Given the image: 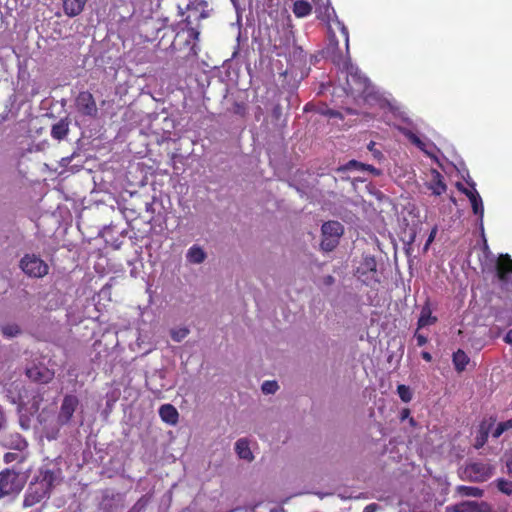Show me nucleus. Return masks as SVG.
I'll use <instances>...</instances> for the list:
<instances>
[{"label":"nucleus","instance_id":"nucleus-1","mask_svg":"<svg viewBox=\"0 0 512 512\" xmlns=\"http://www.w3.org/2000/svg\"><path fill=\"white\" fill-rule=\"evenodd\" d=\"M62 472L60 468L49 465L41 467L38 474L29 483L23 500V507L28 508L48 498L53 487L61 482Z\"/></svg>","mask_w":512,"mask_h":512},{"label":"nucleus","instance_id":"nucleus-2","mask_svg":"<svg viewBox=\"0 0 512 512\" xmlns=\"http://www.w3.org/2000/svg\"><path fill=\"white\" fill-rule=\"evenodd\" d=\"M327 53L334 63L342 65L347 70V86L352 95L367 97L371 94L369 79L349 64L348 60L339 52L337 42L328 47Z\"/></svg>","mask_w":512,"mask_h":512},{"label":"nucleus","instance_id":"nucleus-3","mask_svg":"<svg viewBox=\"0 0 512 512\" xmlns=\"http://www.w3.org/2000/svg\"><path fill=\"white\" fill-rule=\"evenodd\" d=\"M25 486L24 477L13 469L0 472V499L18 495Z\"/></svg>","mask_w":512,"mask_h":512},{"label":"nucleus","instance_id":"nucleus-4","mask_svg":"<svg viewBox=\"0 0 512 512\" xmlns=\"http://www.w3.org/2000/svg\"><path fill=\"white\" fill-rule=\"evenodd\" d=\"M344 233L343 225L338 221H327L321 227L322 240L320 248L324 252L333 251L339 244Z\"/></svg>","mask_w":512,"mask_h":512},{"label":"nucleus","instance_id":"nucleus-5","mask_svg":"<svg viewBox=\"0 0 512 512\" xmlns=\"http://www.w3.org/2000/svg\"><path fill=\"white\" fill-rule=\"evenodd\" d=\"M495 473V467L488 462L473 461L465 465L464 477L475 483H482L489 480Z\"/></svg>","mask_w":512,"mask_h":512},{"label":"nucleus","instance_id":"nucleus-6","mask_svg":"<svg viewBox=\"0 0 512 512\" xmlns=\"http://www.w3.org/2000/svg\"><path fill=\"white\" fill-rule=\"evenodd\" d=\"M21 270L29 277L42 278L48 274L49 267L35 254H26L19 264Z\"/></svg>","mask_w":512,"mask_h":512},{"label":"nucleus","instance_id":"nucleus-7","mask_svg":"<svg viewBox=\"0 0 512 512\" xmlns=\"http://www.w3.org/2000/svg\"><path fill=\"white\" fill-rule=\"evenodd\" d=\"M356 276L367 286L380 283L377 262L374 256H365L357 267Z\"/></svg>","mask_w":512,"mask_h":512},{"label":"nucleus","instance_id":"nucleus-8","mask_svg":"<svg viewBox=\"0 0 512 512\" xmlns=\"http://www.w3.org/2000/svg\"><path fill=\"white\" fill-rule=\"evenodd\" d=\"M75 108L77 112L84 117L96 118L98 108L93 95L88 91L80 92L75 99Z\"/></svg>","mask_w":512,"mask_h":512},{"label":"nucleus","instance_id":"nucleus-9","mask_svg":"<svg viewBox=\"0 0 512 512\" xmlns=\"http://www.w3.org/2000/svg\"><path fill=\"white\" fill-rule=\"evenodd\" d=\"M79 404L80 402L77 396L72 394L65 395L57 416V423L60 426L67 425L71 421L73 414L77 410Z\"/></svg>","mask_w":512,"mask_h":512},{"label":"nucleus","instance_id":"nucleus-10","mask_svg":"<svg viewBox=\"0 0 512 512\" xmlns=\"http://www.w3.org/2000/svg\"><path fill=\"white\" fill-rule=\"evenodd\" d=\"M0 443L6 448L17 451H23L28 446L25 438L17 432L3 433L0 438Z\"/></svg>","mask_w":512,"mask_h":512},{"label":"nucleus","instance_id":"nucleus-11","mask_svg":"<svg viewBox=\"0 0 512 512\" xmlns=\"http://www.w3.org/2000/svg\"><path fill=\"white\" fill-rule=\"evenodd\" d=\"M29 379L38 383H48L54 378V372L43 365H33L26 369Z\"/></svg>","mask_w":512,"mask_h":512},{"label":"nucleus","instance_id":"nucleus-12","mask_svg":"<svg viewBox=\"0 0 512 512\" xmlns=\"http://www.w3.org/2000/svg\"><path fill=\"white\" fill-rule=\"evenodd\" d=\"M121 502V495L110 490H105L99 507L103 512H115Z\"/></svg>","mask_w":512,"mask_h":512},{"label":"nucleus","instance_id":"nucleus-13","mask_svg":"<svg viewBox=\"0 0 512 512\" xmlns=\"http://www.w3.org/2000/svg\"><path fill=\"white\" fill-rule=\"evenodd\" d=\"M454 512H491V507L487 502L481 501H463L452 507Z\"/></svg>","mask_w":512,"mask_h":512},{"label":"nucleus","instance_id":"nucleus-14","mask_svg":"<svg viewBox=\"0 0 512 512\" xmlns=\"http://www.w3.org/2000/svg\"><path fill=\"white\" fill-rule=\"evenodd\" d=\"M71 119L66 116L59 119L51 126V137L57 141L66 139L70 131Z\"/></svg>","mask_w":512,"mask_h":512},{"label":"nucleus","instance_id":"nucleus-15","mask_svg":"<svg viewBox=\"0 0 512 512\" xmlns=\"http://www.w3.org/2000/svg\"><path fill=\"white\" fill-rule=\"evenodd\" d=\"M427 188L431 190L435 196H440L446 192L447 186L443 182V176L437 171L433 170L431 173V179L427 182Z\"/></svg>","mask_w":512,"mask_h":512},{"label":"nucleus","instance_id":"nucleus-16","mask_svg":"<svg viewBox=\"0 0 512 512\" xmlns=\"http://www.w3.org/2000/svg\"><path fill=\"white\" fill-rule=\"evenodd\" d=\"M510 273H512V259L508 254L501 255L497 262V277L500 281L506 282Z\"/></svg>","mask_w":512,"mask_h":512},{"label":"nucleus","instance_id":"nucleus-17","mask_svg":"<svg viewBox=\"0 0 512 512\" xmlns=\"http://www.w3.org/2000/svg\"><path fill=\"white\" fill-rule=\"evenodd\" d=\"M62 2L65 15L75 17L82 13L87 0H62Z\"/></svg>","mask_w":512,"mask_h":512},{"label":"nucleus","instance_id":"nucleus-18","mask_svg":"<svg viewBox=\"0 0 512 512\" xmlns=\"http://www.w3.org/2000/svg\"><path fill=\"white\" fill-rule=\"evenodd\" d=\"M207 258V253L204 249L194 244L192 245L186 253V260L191 264H202Z\"/></svg>","mask_w":512,"mask_h":512},{"label":"nucleus","instance_id":"nucleus-19","mask_svg":"<svg viewBox=\"0 0 512 512\" xmlns=\"http://www.w3.org/2000/svg\"><path fill=\"white\" fill-rule=\"evenodd\" d=\"M159 415L161 419L170 425H175L178 422L179 413L177 409L171 404H164L159 408Z\"/></svg>","mask_w":512,"mask_h":512},{"label":"nucleus","instance_id":"nucleus-20","mask_svg":"<svg viewBox=\"0 0 512 512\" xmlns=\"http://www.w3.org/2000/svg\"><path fill=\"white\" fill-rule=\"evenodd\" d=\"M235 452L240 459L251 462L254 460V455L250 449L249 441L246 438H240L235 443Z\"/></svg>","mask_w":512,"mask_h":512},{"label":"nucleus","instance_id":"nucleus-21","mask_svg":"<svg viewBox=\"0 0 512 512\" xmlns=\"http://www.w3.org/2000/svg\"><path fill=\"white\" fill-rule=\"evenodd\" d=\"M315 13L317 17L322 19L323 21H328L331 17V13H334V10L330 7L328 0H313Z\"/></svg>","mask_w":512,"mask_h":512},{"label":"nucleus","instance_id":"nucleus-22","mask_svg":"<svg viewBox=\"0 0 512 512\" xmlns=\"http://www.w3.org/2000/svg\"><path fill=\"white\" fill-rule=\"evenodd\" d=\"M437 321V318L432 316L431 309L428 304H426L420 313V317L418 319V329L434 324Z\"/></svg>","mask_w":512,"mask_h":512},{"label":"nucleus","instance_id":"nucleus-23","mask_svg":"<svg viewBox=\"0 0 512 512\" xmlns=\"http://www.w3.org/2000/svg\"><path fill=\"white\" fill-rule=\"evenodd\" d=\"M3 337L11 339L22 334V329L17 323H4L0 325Z\"/></svg>","mask_w":512,"mask_h":512},{"label":"nucleus","instance_id":"nucleus-24","mask_svg":"<svg viewBox=\"0 0 512 512\" xmlns=\"http://www.w3.org/2000/svg\"><path fill=\"white\" fill-rule=\"evenodd\" d=\"M469 361V357L463 350L459 349L453 353V364L458 372L464 371Z\"/></svg>","mask_w":512,"mask_h":512},{"label":"nucleus","instance_id":"nucleus-25","mask_svg":"<svg viewBox=\"0 0 512 512\" xmlns=\"http://www.w3.org/2000/svg\"><path fill=\"white\" fill-rule=\"evenodd\" d=\"M312 11V6L309 2L304 0H298L293 5V13L297 17H305Z\"/></svg>","mask_w":512,"mask_h":512},{"label":"nucleus","instance_id":"nucleus-26","mask_svg":"<svg viewBox=\"0 0 512 512\" xmlns=\"http://www.w3.org/2000/svg\"><path fill=\"white\" fill-rule=\"evenodd\" d=\"M458 492L463 496L476 498H480L484 494V491L482 489L472 486H459Z\"/></svg>","mask_w":512,"mask_h":512},{"label":"nucleus","instance_id":"nucleus-27","mask_svg":"<svg viewBox=\"0 0 512 512\" xmlns=\"http://www.w3.org/2000/svg\"><path fill=\"white\" fill-rule=\"evenodd\" d=\"M470 202H471L473 213L475 215H478L482 219L483 214H484V207H483V202H482L480 195L473 196V198L470 200Z\"/></svg>","mask_w":512,"mask_h":512},{"label":"nucleus","instance_id":"nucleus-28","mask_svg":"<svg viewBox=\"0 0 512 512\" xmlns=\"http://www.w3.org/2000/svg\"><path fill=\"white\" fill-rule=\"evenodd\" d=\"M279 389V385L274 380L264 381L261 385V391L265 395L275 394Z\"/></svg>","mask_w":512,"mask_h":512},{"label":"nucleus","instance_id":"nucleus-29","mask_svg":"<svg viewBox=\"0 0 512 512\" xmlns=\"http://www.w3.org/2000/svg\"><path fill=\"white\" fill-rule=\"evenodd\" d=\"M397 393H398L400 399L405 403H408L412 400V391H411L410 387H408L404 384L398 385Z\"/></svg>","mask_w":512,"mask_h":512},{"label":"nucleus","instance_id":"nucleus-30","mask_svg":"<svg viewBox=\"0 0 512 512\" xmlns=\"http://www.w3.org/2000/svg\"><path fill=\"white\" fill-rule=\"evenodd\" d=\"M512 428V419L500 422L496 429L494 430L492 436L494 438H499L505 431L510 430Z\"/></svg>","mask_w":512,"mask_h":512},{"label":"nucleus","instance_id":"nucleus-31","mask_svg":"<svg viewBox=\"0 0 512 512\" xmlns=\"http://www.w3.org/2000/svg\"><path fill=\"white\" fill-rule=\"evenodd\" d=\"M496 486L502 493L506 495L512 494V481L500 478L496 480Z\"/></svg>","mask_w":512,"mask_h":512},{"label":"nucleus","instance_id":"nucleus-32","mask_svg":"<svg viewBox=\"0 0 512 512\" xmlns=\"http://www.w3.org/2000/svg\"><path fill=\"white\" fill-rule=\"evenodd\" d=\"M189 334V329L186 327L173 329L170 332L171 338L175 342H181Z\"/></svg>","mask_w":512,"mask_h":512},{"label":"nucleus","instance_id":"nucleus-33","mask_svg":"<svg viewBox=\"0 0 512 512\" xmlns=\"http://www.w3.org/2000/svg\"><path fill=\"white\" fill-rule=\"evenodd\" d=\"M362 167L364 166V163H361L356 160H350L345 165L341 166L338 171H348V170H358L361 171Z\"/></svg>","mask_w":512,"mask_h":512},{"label":"nucleus","instance_id":"nucleus-34","mask_svg":"<svg viewBox=\"0 0 512 512\" xmlns=\"http://www.w3.org/2000/svg\"><path fill=\"white\" fill-rule=\"evenodd\" d=\"M467 183L471 187V189L465 188L461 184H458V189L462 193H464L469 198V200H471L473 198V196H477V195H479V193L475 189V183L474 182H467Z\"/></svg>","mask_w":512,"mask_h":512},{"label":"nucleus","instance_id":"nucleus-35","mask_svg":"<svg viewBox=\"0 0 512 512\" xmlns=\"http://www.w3.org/2000/svg\"><path fill=\"white\" fill-rule=\"evenodd\" d=\"M147 503V498L143 496L133 505L129 512H141L146 507Z\"/></svg>","mask_w":512,"mask_h":512},{"label":"nucleus","instance_id":"nucleus-36","mask_svg":"<svg viewBox=\"0 0 512 512\" xmlns=\"http://www.w3.org/2000/svg\"><path fill=\"white\" fill-rule=\"evenodd\" d=\"M367 148H368L369 151H371L373 153V156L375 158L380 159L383 156L382 153L379 150L375 149V142L371 141L368 144Z\"/></svg>","mask_w":512,"mask_h":512},{"label":"nucleus","instance_id":"nucleus-37","mask_svg":"<svg viewBox=\"0 0 512 512\" xmlns=\"http://www.w3.org/2000/svg\"><path fill=\"white\" fill-rule=\"evenodd\" d=\"M19 457H20V456H19V454H17V453L8 452V453H6V454L4 455V462H5V463H11V462H13V461L18 460V458H19Z\"/></svg>","mask_w":512,"mask_h":512},{"label":"nucleus","instance_id":"nucleus-38","mask_svg":"<svg viewBox=\"0 0 512 512\" xmlns=\"http://www.w3.org/2000/svg\"><path fill=\"white\" fill-rule=\"evenodd\" d=\"M415 338L417 340V345L418 346H423L427 343V337L422 335V334H419L418 332L415 333Z\"/></svg>","mask_w":512,"mask_h":512},{"label":"nucleus","instance_id":"nucleus-39","mask_svg":"<svg viewBox=\"0 0 512 512\" xmlns=\"http://www.w3.org/2000/svg\"><path fill=\"white\" fill-rule=\"evenodd\" d=\"M75 155L76 153H73L71 156L63 157L60 161V165L62 167H67L72 161V159L75 157Z\"/></svg>","mask_w":512,"mask_h":512},{"label":"nucleus","instance_id":"nucleus-40","mask_svg":"<svg viewBox=\"0 0 512 512\" xmlns=\"http://www.w3.org/2000/svg\"><path fill=\"white\" fill-rule=\"evenodd\" d=\"M379 508H380V507H379V505H378V504H376V503H371V504H368V505L364 508L363 512H376Z\"/></svg>","mask_w":512,"mask_h":512},{"label":"nucleus","instance_id":"nucleus-41","mask_svg":"<svg viewBox=\"0 0 512 512\" xmlns=\"http://www.w3.org/2000/svg\"><path fill=\"white\" fill-rule=\"evenodd\" d=\"M188 36H189V38H193V39L197 40L198 36H199V32L195 28L190 27L188 29Z\"/></svg>","mask_w":512,"mask_h":512},{"label":"nucleus","instance_id":"nucleus-42","mask_svg":"<svg viewBox=\"0 0 512 512\" xmlns=\"http://www.w3.org/2000/svg\"><path fill=\"white\" fill-rule=\"evenodd\" d=\"M335 282V278L332 275H327L323 278V283L327 286L333 285Z\"/></svg>","mask_w":512,"mask_h":512},{"label":"nucleus","instance_id":"nucleus-43","mask_svg":"<svg viewBox=\"0 0 512 512\" xmlns=\"http://www.w3.org/2000/svg\"><path fill=\"white\" fill-rule=\"evenodd\" d=\"M410 417V410L408 408L402 409L400 412V420L404 421Z\"/></svg>","mask_w":512,"mask_h":512},{"label":"nucleus","instance_id":"nucleus-44","mask_svg":"<svg viewBox=\"0 0 512 512\" xmlns=\"http://www.w3.org/2000/svg\"><path fill=\"white\" fill-rule=\"evenodd\" d=\"M409 139L412 141V143H414L416 146L420 147L423 145V143L421 142V140L414 134H411L409 136Z\"/></svg>","mask_w":512,"mask_h":512},{"label":"nucleus","instance_id":"nucleus-45","mask_svg":"<svg viewBox=\"0 0 512 512\" xmlns=\"http://www.w3.org/2000/svg\"><path fill=\"white\" fill-rule=\"evenodd\" d=\"M504 341L510 345H512V328L506 333L504 337Z\"/></svg>","mask_w":512,"mask_h":512},{"label":"nucleus","instance_id":"nucleus-46","mask_svg":"<svg viewBox=\"0 0 512 512\" xmlns=\"http://www.w3.org/2000/svg\"><path fill=\"white\" fill-rule=\"evenodd\" d=\"M28 422H29L28 418H26V419L20 418V425L22 428L28 429L29 428Z\"/></svg>","mask_w":512,"mask_h":512},{"label":"nucleus","instance_id":"nucleus-47","mask_svg":"<svg viewBox=\"0 0 512 512\" xmlns=\"http://www.w3.org/2000/svg\"><path fill=\"white\" fill-rule=\"evenodd\" d=\"M421 356H422V358H423L424 360H426V361H428V362L432 360V356H431V354H430L429 352L423 351V352L421 353Z\"/></svg>","mask_w":512,"mask_h":512},{"label":"nucleus","instance_id":"nucleus-48","mask_svg":"<svg viewBox=\"0 0 512 512\" xmlns=\"http://www.w3.org/2000/svg\"><path fill=\"white\" fill-rule=\"evenodd\" d=\"M4 424H5V416H4L2 409L0 408V430L4 427Z\"/></svg>","mask_w":512,"mask_h":512},{"label":"nucleus","instance_id":"nucleus-49","mask_svg":"<svg viewBox=\"0 0 512 512\" xmlns=\"http://www.w3.org/2000/svg\"><path fill=\"white\" fill-rule=\"evenodd\" d=\"M280 113H281V107H280L279 105L275 106V107H274V110H273V114H274V116H275L276 118H278V117H279V115H280Z\"/></svg>","mask_w":512,"mask_h":512},{"label":"nucleus","instance_id":"nucleus-50","mask_svg":"<svg viewBox=\"0 0 512 512\" xmlns=\"http://www.w3.org/2000/svg\"><path fill=\"white\" fill-rule=\"evenodd\" d=\"M235 113H240L241 110L244 109L243 105L239 104V103H235Z\"/></svg>","mask_w":512,"mask_h":512},{"label":"nucleus","instance_id":"nucleus-51","mask_svg":"<svg viewBox=\"0 0 512 512\" xmlns=\"http://www.w3.org/2000/svg\"><path fill=\"white\" fill-rule=\"evenodd\" d=\"M342 31H343V33L345 35L346 50H348V32H347V29L345 27H343Z\"/></svg>","mask_w":512,"mask_h":512},{"label":"nucleus","instance_id":"nucleus-52","mask_svg":"<svg viewBox=\"0 0 512 512\" xmlns=\"http://www.w3.org/2000/svg\"><path fill=\"white\" fill-rule=\"evenodd\" d=\"M371 173L376 176H379L381 174V171L375 167H371Z\"/></svg>","mask_w":512,"mask_h":512},{"label":"nucleus","instance_id":"nucleus-53","mask_svg":"<svg viewBox=\"0 0 512 512\" xmlns=\"http://www.w3.org/2000/svg\"><path fill=\"white\" fill-rule=\"evenodd\" d=\"M508 474L512 476V460L507 462Z\"/></svg>","mask_w":512,"mask_h":512},{"label":"nucleus","instance_id":"nucleus-54","mask_svg":"<svg viewBox=\"0 0 512 512\" xmlns=\"http://www.w3.org/2000/svg\"><path fill=\"white\" fill-rule=\"evenodd\" d=\"M365 167H362L361 171H369L371 173V167L372 165L364 164Z\"/></svg>","mask_w":512,"mask_h":512},{"label":"nucleus","instance_id":"nucleus-55","mask_svg":"<svg viewBox=\"0 0 512 512\" xmlns=\"http://www.w3.org/2000/svg\"><path fill=\"white\" fill-rule=\"evenodd\" d=\"M486 438H487V435H485L484 437H482V438H481V440H478V445H477V447L482 446V445L485 443Z\"/></svg>","mask_w":512,"mask_h":512},{"label":"nucleus","instance_id":"nucleus-56","mask_svg":"<svg viewBox=\"0 0 512 512\" xmlns=\"http://www.w3.org/2000/svg\"><path fill=\"white\" fill-rule=\"evenodd\" d=\"M146 211L153 212V204L152 203H146Z\"/></svg>","mask_w":512,"mask_h":512},{"label":"nucleus","instance_id":"nucleus-57","mask_svg":"<svg viewBox=\"0 0 512 512\" xmlns=\"http://www.w3.org/2000/svg\"><path fill=\"white\" fill-rule=\"evenodd\" d=\"M408 419H409V424L411 426H415L416 425V421H415V419L413 417H409Z\"/></svg>","mask_w":512,"mask_h":512},{"label":"nucleus","instance_id":"nucleus-58","mask_svg":"<svg viewBox=\"0 0 512 512\" xmlns=\"http://www.w3.org/2000/svg\"><path fill=\"white\" fill-rule=\"evenodd\" d=\"M188 11H197V9L195 7H192L190 4L187 5V8H186Z\"/></svg>","mask_w":512,"mask_h":512},{"label":"nucleus","instance_id":"nucleus-59","mask_svg":"<svg viewBox=\"0 0 512 512\" xmlns=\"http://www.w3.org/2000/svg\"><path fill=\"white\" fill-rule=\"evenodd\" d=\"M191 16L188 15L185 19V22L187 23V25H190L191 24V20H190Z\"/></svg>","mask_w":512,"mask_h":512},{"label":"nucleus","instance_id":"nucleus-60","mask_svg":"<svg viewBox=\"0 0 512 512\" xmlns=\"http://www.w3.org/2000/svg\"><path fill=\"white\" fill-rule=\"evenodd\" d=\"M7 119L6 115H0V123L4 122Z\"/></svg>","mask_w":512,"mask_h":512},{"label":"nucleus","instance_id":"nucleus-61","mask_svg":"<svg viewBox=\"0 0 512 512\" xmlns=\"http://www.w3.org/2000/svg\"><path fill=\"white\" fill-rule=\"evenodd\" d=\"M434 233H435V231H433V232L430 234L429 239H428V243H429V242H431V241L433 240V238H434Z\"/></svg>","mask_w":512,"mask_h":512},{"label":"nucleus","instance_id":"nucleus-62","mask_svg":"<svg viewBox=\"0 0 512 512\" xmlns=\"http://www.w3.org/2000/svg\"><path fill=\"white\" fill-rule=\"evenodd\" d=\"M317 494H318V496H319L320 498H323V497L325 496V494H323V493H317Z\"/></svg>","mask_w":512,"mask_h":512},{"label":"nucleus","instance_id":"nucleus-63","mask_svg":"<svg viewBox=\"0 0 512 512\" xmlns=\"http://www.w3.org/2000/svg\"><path fill=\"white\" fill-rule=\"evenodd\" d=\"M199 17H200V18H204V17H206V15H205V13H201V14L199 15Z\"/></svg>","mask_w":512,"mask_h":512},{"label":"nucleus","instance_id":"nucleus-64","mask_svg":"<svg viewBox=\"0 0 512 512\" xmlns=\"http://www.w3.org/2000/svg\"><path fill=\"white\" fill-rule=\"evenodd\" d=\"M179 13H180V15L184 14V12L182 11V9L180 7H179Z\"/></svg>","mask_w":512,"mask_h":512}]
</instances>
